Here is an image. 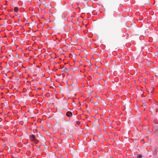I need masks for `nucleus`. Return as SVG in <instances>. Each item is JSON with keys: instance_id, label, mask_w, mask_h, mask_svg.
<instances>
[{"instance_id": "nucleus-1", "label": "nucleus", "mask_w": 158, "mask_h": 158, "mask_svg": "<svg viewBox=\"0 0 158 158\" xmlns=\"http://www.w3.org/2000/svg\"><path fill=\"white\" fill-rule=\"evenodd\" d=\"M29 136L30 139L32 141H34V140L36 139L35 136L34 135H29Z\"/></svg>"}, {"instance_id": "nucleus-2", "label": "nucleus", "mask_w": 158, "mask_h": 158, "mask_svg": "<svg viewBox=\"0 0 158 158\" xmlns=\"http://www.w3.org/2000/svg\"><path fill=\"white\" fill-rule=\"evenodd\" d=\"M66 115L68 117H71L72 116V113L70 111H68L66 114Z\"/></svg>"}, {"instance_id": "nucleus-3", "label": "nucleus", "mask_w": 158, "mask_h": 158, "mask_svg": "<svg viewBox=\"0 0 158 158\" xmlns=\"http://www.w3.org/2000/svg\"><path fill=\"white\" fill-rule=\"evenodd\" d=\"M154 88H151L150 89L148 90V92L149 94H152L153 92Z\"/></svg>"}, {"instance_id": "nucleus-4", "label": "nucleus", "mask_w": 158, "mask_h": 158, "mask_svg": "<svg viewBox=\"0 0 158 158\" xmlns=\"http://www.w3.org/2000/svg\"><path fill=\"white\" fill-rule=\"evenodd\" d=\"M19 8L17 7H15L14 8V11L15 12H17L18 11Z\"/></svg>"}, {"instance_id": "nucleus-5", "label": "nucleus", "mask_w": 158, "mask_h": 158, "mask_svg": "<svg viewBox=\"0 0 158 158\" xmlns=\"http://www.w3.org/2000/svg\"><path fill=\"white\" fill-rule=\"evenodd\" d=\"M34 141V142L35 143V144H37L38 143V140L36 139L34 141Z\"/></svg>"}, {"instance_id": "nucleus-6", "label": "nucleus", "mask_w": 158, "mask_h": 158, "mask_svg": "<svg viewBox=\"0 0 158 158\" xmlns=\"http://www.w3.org/2000/svg\"><path fill=\"white\" fill-rule=\"evenodd\" d=\"M142 156L139 154H138L137 156V158H142Z\"/></svg>"}, {"instance_id": "nucleus-7", "label": "nucleus", "mask_w": 158, "mask_h": 158, "mask_svg": "<svg viewBox=\"0 0 158 158\" xmlns=\"http://www.w3.org/2000/svg\"><path fill=\"white\" fill-rule=\"evenodd\" d=\"M150 111H152V112H153L154 111V110H153V109H152V108H150Z\"/></svg>"}, {"instance_id": "nucleus-8", "label": "nucleus", "mask_w": 158, "mask_h": 158, "mask_svg": "<svg viewBox=\"0 0 158 158\" xmlns=\"http://www.w3.org/2000/svg\"><path fill=\"white\" fill-rule=\"evenodd\" d=\"M37 135L38 136V137H39V138H40V137L41 136V135H40V133H39V134H37Z\"/></svg>"}, {"instance_id": "nucleus-9", "label": "nucleus", "mask_w": 158, "mask_h": 158, "mask_svg": "<svg viewBox=\"0 0 158 158\" xmlns=\"http://www.w3.org/2000/svg\"><path fill=\"white\" fill-rule=\"evenodd\" d=\"M12 45L15 44V43L14 41H13V40H12Z\"/></svg>"}, {"instance_id": "nucleus-10", "label": "nucleus", "mask_w": 158, "mask_h": 158, "mask_svg": "<svg viewBox=\"0 0 158 158\" xmlns=\"http://www.w3.org/2000/svg\"><path fill=\"white\" fill-rule=\"evenodd\" d=\"M96 123H97V125L98 126H99L100 125L98 121H97Z\"/></svg>"}, {"instance_id": "nucleus-11", "label": "nucleus", "mask_w": 158, "mask_h": 158, "mask_svg": "<svg viewBox=\"0 0 158 158\" xmlns=\"http://www.w3.org/2000/svg\"><path fill=\"white\" fill-rule=\"evenodd\" d=\"M158 111V109L156 108V112H157Z\"/></svg>"}, {"instance_id": "nucleus-12", "label": "nucleus", "mask_w": 158, "mask_h": 158, "mask_svg": "<svg viewBox=\"0 0 158 158\" xmlns=\"http://www.w3.org/2000/svg\"><path fill=\"white\" fill-rule=\"evenodd\" d=\"M145 106V104H143V105H142V106Z\"/></svg>"}, {"instance_id": "nucleus-13", "label": "nucleus", "mask_w": 158, "mask_h": 158, "mask_svg": "<svg viewBox=\"0 0 158 158\" xmlns=\"http://www.w3.org/2000/svg\"><path fill=\"white\" fill-rule=\"evenodd\" d=\"M87 62H88V61H89V62H90V61H89V60H87Z\"/></svg>"}, {"instance_id": "nucleus-14", "label": "nucleus", "mask_w": 158, "mask_h": 158, "mask_svg": "<svg viewBox=\"0 0 158 158\" xmlns=\"http://www.w3.org/2000/svg\"><path fill=\"white\" fill-rule=\"evenodd\" d=\"M77 123L79 124V122H78V123Z\"/></svg>"}]
</instances>
